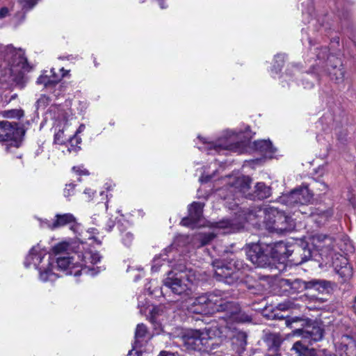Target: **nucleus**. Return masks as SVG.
Returning <instances> with one entry per match:
<instances>
[{
  "mask_svg": "<svg viewBox=\"0 0 356 356\" xmlns=\"http://www.w3.org/2000/svg\"><path fill=\"white\" fill-rule=\"evenodd\" d=\"M65 225H70L72 230H75L76 221L72 214H56L54 221L47 224V227L51 229H56Z\"/></svg>",
  "mask_w": 356,
  "mask_h": 356,
  "instance_id": "4468645a",
  "label": "nucleus"
},
{
  "mask_svg": "<svg viewBox=\"0 0 356 356\" xmlns=\"http://www.w3.org/2000/svg\"><path fill=\"white\" fill-rule=\"evenodd\" d=\"M101 256L98 252H86L83 254V261L85 267L82 268L81 271L76 272L75 275H78L81 273H88L89 270H92L91 275L97 274L99 271H96L93 273L94 269H90L86 266V265L89 263L92 264H96L101 260Z\"/></svg>",
  "mask_w": 356,
  "mask_h": 356,
  "instance_id": "6ab92c4d",
  "label": "nucleus"
},
{
  "mask_svg": "<svg viewBox=\"0 0 356 356\" xmlns=\"http://www.w3.org/2000/svg\"><path fill=\"white\" fill-rule=\"evenodd\" d=\"M308 289H314L316 291L323 293L328 287H330V282L321 280H312L307 282Z\"/></svg>",
  "mask_w": 356,
  "mask_h": 356,
  "instance_id": "a878e982",
  "label": "nucleus"
},
{
  "mask_svg": "<svg viewBox=\"0 0 356 356\" xmlns=\"http://www.w3.org/2000/svg\"><path fill=\"white\" fill-rule=\"evenodd\" d=\"M284 54H277L275 56V61H276V63H277L278 68H280L282 66V65L284 63Z\"/></svg>",
  "mask_w": 356,
  "mask_h": 356,
  "instance_id": "c03bdc74",
  "label": "nucleus"
},
{
  "mask_svg": "<svg viewBox=\"0 0 356 356\" xmlns=\"http://www.w3.org/2000/svg\"><path fill=\"white\" fill-rule=\"evenodd\" d=\"M338 63L339 66L336 65L329 70V74L332 79L335 80L337 83H341L344 79L345 70L340 61H338Z\"/></svg>",
  "mask_w": 356,
  "mask_h": 356,
  "instance_id": "393cba45",
  "label": "nucleus"
},
{
  "mask_svg": "<svg viewBox=\"0 0 356 356\" xmlns=\"http://www.w3.org/2000/svg\"><path fill=\"white\" fill-rule=\"evenodd\" d=\"M74 187L75 185L73 184H66V186L64 189L63 193L64 196L66 197H69L74 193Z\"/></svg>",
  "mask_w": 356,
  "mask_h": 356,
  "instance_id": "e433bc0d",
  "label": "nucleus"
},
{
  "mask_svg": "<svg viewBox=\"0 0 356 356\" xmlns=\"http://www.w3.org/2000/svg\"><path fill=\"white\" fill-rule=\"evenodd\" d=\"M218 332H219V335H218V338H227V337H231V334H230V328L228 327L227 325H221L220 326V327L218 328Z\"/></svg>",
  "mask_w": 356,
  "mask_h": 356,
  "instance_id": "473e14b6",
  "label": "nucleus"
},
{
  "mask_svg": "<svg viewBox=\"0 0 356 356\" xmlns=\"http://www.w3.org/2000/svg\"><path fill=\"white\" fill-rule=\"evenodd\" d=\"M152 270H154V271L158 270V268L156 267V264L152 266Z\"/></svg>",
  "mask_w": 356,
  "mask_h": 356,
  "instance_id": "864d4df0",
  "label": "nucleus"
},
{
  "mask_svg": "<svg viewBox=\"0 0 356 356\" xmlns=\"http://www.w3.org/2000/svg\"><path fill=\"white\" fill-rule=\"evenodd\" d=\"M22 131L16 127L9 122H0V141L8 143L6 149L10 147L17 148L20 146L22 140Z\"/></svg>",
  "mask_w": 356,
  "mask_h": 356,
  "instance_id": "6e6552de",
  "label": "nucleus"
},
{
  "mask_svg": "<svg viewBox=\"0 0 356 356\" xmlns=\"http://www.w3.org/2000/svg\"><path fill=\"white\" fill-rule=\"evenodd\" d=\"M286 246L283 242L275 244L252 243L246 248L248 259L258 267H266L271 259H280L286 254Z\"/></svg>",
  "mask_w": 356,
  "mask_h": 356,
  "instance_id": "f257e3e1",
  "label": "nucleus"
},
{
  "mask_svg": "<svg viewBox=\"0 0 356 356\" xmlns=\"http://www.w3.org/2000/svg\"><path fill=\"white\" fill-rule=\"evenodd\" d=\"M250 138L245 137L244 140L234 142V139L229 137L225 141L218 140V142H205L203 141V146L200 147L201 151L207 152V154L213 152L220 153L222 150H230L238 154H242L246 150V147L249 143Z\"/></svg>",
  "mask_w": 356,
  "mask_h": 356,
  "instance_id": "39448f33",
  "label": "nucleus"
},
{
  "mask_svg": "<svg viewBox=\"0 0 356 356\" xmlns=\"http://www.w3.org/2000/svg\"><path fill=\"white\" fill-rule=\"evenodd\" d=\"M282 286H286L291 293H298L308 289L307 282H304L300 279H282L280 281Z\"/></svg>",
  "mask_w": 356,
  "mask_h": 356,
  "instance_id": "412c9836",
  "label": "nucleus"
},
{
  "mask_svg": "<svg viewBox=\"0 0 356 356\" xmlns=\"http://www.w3.org/2000/svg\"><path fill=\"white\" fill-rule=\"evenodd\" d=\"M60 71L64 72L65 70H64V69H63V68H61V69H60Z\"/></svg>",
  "mask_w": 356,
  "mask_h": 356,
  "instance_id": "680f3d73",
  "label": "nucleus"
},
{
  "mask_svg": "<svg viewBox=\"0 0 356 356\" xmlns=\"http://www.w3.org/2000/svg\"><path fill=\"white\" fill-rule=\"evenodd\" d=\"M84 193L85 194H88V195H90V193H92V191L90 189H86L84 191Z\"/></svg>",
  "mask_w": 356,
  "mask_h": 356,
  "instance_id": "603ef678",
  "label": "nucleus"
},
{
  "mask_svg": "<svg viewBox=\"0 0 356 356\" xmlns=\"http://www.w3.org/2000/svg\"><path fill=\"white\" fill-rule=\"evenodd\" d=\"M279 307H280V309H286V308L284 307V305H282V304H280V305H279Z\"/></svg>",
  "mask_w": 356,
  "mask_h": 356,
  "instance_id": "6e6d98bb",
  "label": "nucleus"
},
{
  "mask_svg": "<svg viewBox=\"0 0 356 356\" xmlns=\"http://www.w3.org/2000/svg\"><path fill=\"white\" fill-rule=\"evenodd\" d=\"M239 336L241 337L243 339V342L242 344L245 345L246 343V342H245V338H246L245 334L244 333H241V334H239Z\"/></svg>",
  "mask_w": 356,
  "mask_h": 356,
  "instance_id": "8fccbe9b",
  "label": "nucleus"
},
{
  "mask_svg": "<svg viewBox=\"0 0 356 356\" xmlns=\"http://www.w3.org/2000/svg\"><path fill=\"white\" fill-rule=\"evenodd\" d=\"M232 225V222L229 220H222L217 223L218 227L222 229L231 228Z\"/></svg>",
  "mask_w": 356,
  "mask_h": 356,
  "instance_id": "79ce46f5",
  "label": "nucleus"
},
{
  "mask_svg": "<svg viewBox=\"0 0 356 356\" xmlns=\"http://www.w3.org/2000/svg\"><path fill=\"white\" fill-rule=\"evenodd\" d=\"M10 10L6 7H3L0 9V19L5 18L9 15Z\"/></svg>",
  "mask_w": 356,
  "mask_h": 356,
  "instance_id": "49530a36",
  "label": "nucleus"
},
{
  "mask_svg": "<svg viewBox=\"0 0 356 356\" xmlns=\"http://www.w3.org/2000/svg\"><path fill=\"white\" fill-rule=\"evenodd\" d=\"M302 319L298 317L296 318H291V319H289L286 321L287 326H291L292 327V324L293 323H296L298 321H301Z\"/></svg>",
  "mask_w": 356,
  "mask_h": 356,
  "instance_id": "de8ad7c7",
  "label": "nucleus"
},
{
  "mask_svg": "<svg viewBox=\"0 0 356 356\" xmlns=\"http://www.w3.org/2000/svg\"><path fill=\"white\" fill-rule=\"evenodd\" d=\"M72 170L79 175H88V171L83 168L82 166H74L72 168Z\"/></svg>",
  "mask_w": 356,
  "mask_h": 356,
  "instance_id": "a19ab883",
  "label": "nucleus"
},
{
  "mask_svg": "<svg viewBox=\"0 0 356 356\" xmlns=\"http://www.w3.org/2000/svg\"><path fill=\"white\" fill-rule=\"evenodd\" d=\"M24 111L22 109H11L3 111V115L7 118L20 119L24 116Z\"/></svg>",
  "mask_w": 356,
  "mask_h": 356,
  "instance_id": "c85d7f7f",
  "label": "nucleus"
},
{
  "mask_svg": "<svg viewBox=\"0 0 356 356\" xmlns=\"http://www.w3.org/2000/svg\"><path fill=\"white\" fill-rule=\"evenodd\" d=\"M47 252L38 245L31 248L26 258L24 264L26 267L33 265L39 270L40 279L43 282L54 281L56 275L52 272L54 259L48 256L45 259Z\"/></svg>",
  "mask_w": 356,
  "mask_h": 356,
  "instance_id": "7ed1b4c3",
  "label": "nucleus"
},
{
  "mask_svg": "<svg viewBox=\"0 0 356 356\" xmlns=\"http://www.w3.org/2000/svg\"><path fill=\"white\" fill-rule=\"evenodd\" d=\"M204 204L194 202L188 208V216L193 222H197L202 215Z\"/></svg>",
  "mask_w": 356,
  "mask_h": 356,
  "instance_id": "b1692460",
  "label": "nucleus"
},
{
  "mask_svg": "<svg viewBox=\"0 0 356 356\" xmlns=\"http://www.w3.org/2000/svg\"><path fill=\"white\" fill-rule=\"evenodd\" d=\"M224 306L222 307L220 312H225V316L222 318L225 321H236L238 323L250 322L252 318L245 312H242L238 304L229 301L227 298H225L224 301Z\"/></svg>",
  "mask_w": 356,
  "mask_h": 356,
  "instance_id": "1a4fd4ad",
  "label": "nucleus"
},
{
  "mask_svg": "<svg viewBox=\"0 0 356 356\" xmlns=\"http://www.w3.org/2000/svg\"><path fill=\"white\" fill-rule=\"evenodd\" d=\"M84 129H85V125L81 124L79 126V127L78 128V129L76 131L74 136L73 137H71L70 136V143H73L74 140H76V143H79L81 141V138H78L76 137V134L83 131Z\"/></svg>",
  "mask_w": 356,
  "mask_h": 356,
  "instance_id": "ea45409f",
  "label": "nucleus"
},
{
  "mask_svg": "<svg viewBox=\"0 0 356 356\" xmlns=\"http://www.w3.org/2000/svg\"><path fill=\"white\" fill-rule=\"evenodd\" d=\"M159 356H175L174 353H167V352H161Z\"/></svg>",
  "mask_w": 356,
  "mask_h": 356,
  "instance_id": "09e8293b",
  "label": "nucleus"
},
{
  "mask_svg": "<svg viewBox=\"0 0 356 356\" xmlns=\"http://www.w3.org/2000/svg\"><path fill=\"white\" fill-rule=\"evenodd\" d=\"M313 240L316 248H319L321 250H323L325 246L330 248V246L332 244V238L323 234H317L314 236Z\"/></svg>",
  "mask_w": 356,
  "mask_h": 356,
  "instance_id": "cd10ccee",
  "label": "nucleus"
},
{
  "mask_svg": "<svg viewBox=\"0 0 356 356\" xmlns=\"http://www.w3.org/2000/svg\"><path fill=\"white\" fill-rule=\"evenodd\" d=\"M163 282L164 287L170 289L175 295L186 297L192 293L193 284L186 275L170 271Z\"/></svg>",
  "mask_w": 356,
  "mask_h": 356,
  "instance_id": "423d86ee",
  "label": "nucleus"
},
{
  "mask_svg": "<svg viewBox=\"0 0 356 356\" xmlns=\"http://www.w3.org/2000/svg\"><path fill=\"white\" fill-rule=\"evenodd\" d=\"M350 201L351 202L352 204L354 206V207H356V204H355V202L352 200V199L350 200Z\"/></svg>",
  "mask_w": 356,
  "mask_h": 356,
  "instance_id": "bf43d9fd",
  "label": "nucleus"
},
{
  "mask_svg": "<svg viewBox=\"0 0 356 356\" xmlns=\"http://www.w3.org/2000/svg\"><path fill=\"white\" fill-rule=\"evenodd\" d=\"M328 53V49L327 47H324L321 49V52L317 54V57L318 59H325Z\"/></svg>",
  "mask_w": 356,
  "mask_h": 356,
  "instance_id": "37998d69",
  "label": "nucleus"
},
{
  "mask_svg": "<svg viewBox=\"0 0 356 356\" xmlns=\"http://www.w3.org/2000/svg\"><path fill=\"white\" fill-rule=\"evenodd\" d=\"M159 1V3L160 5V7L163 9L165 8V6H164V3H163V0H158Z\"/></svg>",
  "mask_w": 356,
  "mask_h": 356,
  "instance_id": "3c124183",
  "label": "nucleus"
},
{
  "mask_svg": "<svg viewBox=\"0 0 356 356\" xmlns=\"http://www.w3.org/2000/svg\"><path fill=\"white\" fill-rule=\"evenodd\" d=\"M257 216L263 217V226L270 232L283 233L293 229L295 224L291 217L273 207L259 209Z\"/></svg>",
  "mask_w": 356,
  "mask_h": 356,
  "instance_id": "f03ea898",
  "label": "nucleus"
},
{
  "mask_svg": "<svg viewBox=\"0 0 356 356\" xmlns=\"http://www.w3.org/2000/svg\"><path fill=\"white\" fill-rule=\"evenodd\" d=\"M225 298H227V293L220 290H215L211 293L200 296L193 300L192 306L197 307L193 312L201 313L206 312L207 309L220 312L222 307L224 306Z\"/></svg>",
  "mask_w": 356,
  "mask_h": 356,
  "instance_id": "20e7f679",
  "label": "nucleus"
},
{
  "mask_svg": "<svg viewBox=\"0 0 356 356\" xmlns=\"http://www.w3.org/2000/svg\"><path fill=\"white\" fill-rule=\"evenodd\" d=\"M215 237V234L213 233L209 232L207 234H204V235L200 236V241L202 245H205L209 243L213 238Z\"/></svg>",
  "mask_w": 356,
  "mask_h": 356,
  "instance_id": "f704fd0d",
  "label": "nucleus"
},
{
  "mask_svg": "<svg viewBox=\"0 0 356 356\" xmlns=\"http://www.w3.org/2000/svg\"><path fill=\"white\" fill-rule=\"evenodd\" d=\"M312 344L307 337H302L300 340L293 343L291 350L298 356H317L316 349L311 347Z\"/></svg>",
  "mask_w": 356,
  "mask_h": 356,
  "instance_id": "2eb2a0df",
  "label": "nucleus"
},
{
  "mask_svg": "<svg viewBox=\"0 0 356 356\" xmlns=\"http://www.w3.org/2000/svg\"><path fill=\"white\" fill-rule=\"evenodd\" d=\"M6 52L10 70L13 74H20L29 71L30 66L21 49H16L10 45L6 47Z\"/></svg>",
  "mask_w": 356,
  "mask_h": 356,
  "instance_id": "0eeeda50",
  "label": "nucleus"
},
{
  "mask_svg": "<svg viewBox=\"0 0 356 356\" xmlns=\"http://www.w3.org/2000/svg\"><path fill=\"white\" fill-rule=\"evenodd\" d=\"M58 131L54 135V142L56 143L62 145L68 139L70 140V136L68 138L66 137L64 128L61 129L60 126H58Z\"/></svg>",
  "mask_w": 356,
  "mask_h": 356,
  "instance_id": "c756f323",
  "label": "nucleus"
},
{
  "mask_svg": "<svg viewBox=\"0 0 356 356\" xmlns=\"http://www.w3.org/2000/svg\"><path fill=\"white\" fill-rule=\"evenodd\" d=\"M37 0H18L22 8L30 9L34 6Z\"/></svg>",
  "mask_w": 356,
  "mask_h": 356,
  "instance_id": "c9c22d12",
  "label": "nucleus"
},
{
  "mask_svg": "<svg viewBox=\"0 0 356 356\" xmlns=\"http://www.w3.org/2000/svg\"><path fill=\"white\" fill-rule=\"evenodd\" d=\"M352 249H353L352 246H351V245H350V246H349V248H348L346 249V250H347V251H351V250H352Z\"/></svg>",
  "mask_w": 356,
  "mask_h": 356,
  "instance_id": "13d9d810",
  "label": "nucleus"
},
{
  "mask_svg": "<svg viewBox=\"0 0 356 356\" xmlns=\"http://www.w3.org/2000/svg\"><path fill=\"white\" fill-rule=\"evenodd\" d=\"M332 210L327 209L325 211H318L316 213H312V218L316 223L319 225H323L332 216Z\"/></svg>",
  "mask_w": 356,
  "mask_h": 356,
  "instance_id": "bb28decb",
  "label": "nucleus"
},
{
  "mask_svg": "<svg viewBox=\"0 0 356 356\" xmlns=\"http://www.w3.org/2000/svg\"><path fill=\"white\" fill-rule=\"evenodd\" d=\"M332 265L342 280H349L353 275V269L349 265L348 259L340 254L332 255Z\"/></svg>",
  "mask_w": 356,
  "mask_h": 356,
  "instance_id": "f8f14e48",
  "label": "nucleus"
},
{
  "mask_svg": "<svg viewBox=\"0 0 356 356\" xmlns=\"http://www.w3.org/2000/svg\"><path fill=\"white\" fill-rule=\"evenodd\" d=\"M133 239L134 236L131 232H126L122 235V241L127 246H129L131 244Z\"/></svg>",
  "mask_w": 356,
  "mask_h": 356,
  "instance_id": "58836bf2",
  "label": "nucleus"
},
{
  "mask_svg": "<svg viewBox=\"0 0 356 356\" xmlns=\"http://www.w3.org/2000/svg\"><path fill=\"white\" fill-rule=\"evenodd\" d=\"M238 182L243 185L242 190L243 191V192H245V190L250 188L251 180L248 177H244L238 179Z\"/></svg>",
  "mask_w": 356,
  "mask_h": 356,
  "instance_id": "4c0bfd02",
  "label": "nucleus"
},
{
  "mask_svg": "<svg viewBox=\"0 0 356 356\" xmlns=\"http://www.w3.org/2000/svg\"><path fill=\"white\" fill-rule=\"evenodd\" d=\"M334 346L340 356H356V341L348 334L342 335Z\"/></svg>",
  "mask_w": 356,
  "mask_h": 356,
  "instance_id": "ddd939ff",
  "label": "nucleus"
},
{
  "mask_svg": "<svg viewBox=\"0 0 356 356\" xmlns=\"http://www.w3.org/2000/svg\"><path fill=\"white\" fill-rule=\"evenodd\" d=\"M263 340L269 350L276 353L280 349L283 338L279 333L268 332L265 333Z\"/></svg>",
  "mask_w": 356,
  "mask_h": 356,
  "instance_id": "a211bd4d",
  "label": "nucleus"
},
{
  "mask_svg": "<svg viewBox=\"0 0 356 356\" xmlns=\"http://www.w3.org/2000/svg\"><path fill=\"white\" fill-rule=\"evenodd\" d=\"M270 188L267 186L264 183L260 182L257 183L255 186L254 194L250 195V198L253 200H264L270 197Z\"/></svg>",
  "mask_w": 356,
  "mask_h": 356,
  "instance_id": "5701e85b",
  "label": "nucleus"
},
{
  "mask_svg": "<svg viewBox=\"0 0 356 356\" xmlns=\"http://www.w3.org/2000/svg\"><path fill=\"white\" fill-rule=\"evenodd\" d=\"M353 307V309H354L355 312H356V296H355V298Z\"/></svg>",
  "mask_w": 356,
  "mask_h": 356,
  "instance_id": "5fc2aeb1",
  "label": "nucleus"
},
{
  "mask_svg": "<svg viewBox=\"0 0 356 356\" xmlns=\"http://www.w3.org/2000/svg\"><path fill=\"white\" fill-rule=\"evenodd\" d=\"M92 220H94V224H97V222H95L97 220L96 215H94V217H92Z\"/></svg>",
  "mask_w": 356,
  "mask_h": 356,
  "instance_id": "4d7b16f0",
  "label": "nucleus"
},
{
  "mask_svg": "<svg viewBox=\"0 0 356 356\" xmlns=\"http://www.w3.org/2000/svg\"><path fill=\"white\" fill-rule=\"evenodd\" d=\"M146 334H147L146 326L143 323L138 324L136 327V332H135L136 341L139 342L140 340H142L145 337Z\"/></svg>",
  "mask_w": 356,
  "mask_h": 356,
  "instance_id": "7c9ffc66",
  "label": "nucleus"
},
{
  "mask_svg": "<svg viewBox=\"0 0 356 356\" xmlns=\"http://www.w3.org/2000/svg\"><path fill=\"white\" fill-rule=\"evenodd\" d=\"M291 334L293 336L302 335L303 337H307L312 343V341L316 342L323 338V330L318 326H312L307 327L306 330L296 328L292 331Z\"/></svg>",
  "mask_w": 356,
  "mask_h": 356,
  "instance_id": "dca6fc26",
  "label": "nucleus"
},
{
  "mask_svg": "<svg viewBox=\"0 0 356 356\" xmlns=\"http://www.w3.org/2000/svg\"><path fill=\"white\" fill-rule=\"evenodd\" d=\"M338 140H342L343 138H341L339 136H338Z\"/></svg>",
  "mask_w": 356,
  "mask_h": 356,
  "instance_id": "052dcab7",
  "label": "nucleus"
},
{
  "mask_svg": "<svg viewBox=\"0 0 356 356\" xmlns=\"http://www.w3.org/2000/svg\"><path fill=\"white\" fill-rule=\"evenodd\" d=\"M69 244L66 242H62L54 246V250L56 254H59L67 250Z\"/></svg>",
  "mask_w": 356,
  "mask_h": 356,
  "instance_id": "72a5a7b5",
  "label": "nucleus"
},
{
  "mask_svg": "<svg viewBox=\"0 0 356 356\" xmlns=\"http://www.w3.org/2000/svg\"><path fill=\"white\" fill-rule=\"evenodd\" d=\"M313 195L307 187H302L291 191L286 196V203L290 207L305 205L310 203Z\"/></svg>",
  "mask_w": 356,
  "mask_h": 356,
  "instance_id": "9b49d317",
  "label": "nucleus"
},
{
  "mask_svg": "<svg viewBox=\"0 0 356 356\" xmlns=\"http://www.w3.org/2000/svg\"><path fill=\"white\" fill-rule=\"evenodd\" d=\"M181 223L184 226H190L191 225L195 223V222H193V220L191 219L190 216H188L187 218H183L181 221Z\"/></svg>",
  "mask_w": 356,
  "mask_h": 356,
  "instance_id": "a18cd8bd",
  "label": "nucleus"
},
{
  "mask_svg": "<svg viewBox=\"0 0 356 356\" xmlns=\"http://www.w3.org/2000/svg\"><path fill=\"white\" fill-rule=\"evenodd\" d=\"M214 334V330L211 328L207 330L205 332H200L195 331L193 336V343L195 345V348L201 350L202 347L205 349L213 350L218 344V338H213L211 335Z\"/></svg>",
  "mask_w": 356,
  "mask_h": 356,
  "instance_id": "9d476101",
  "label": "nucleus"
},
{
  "mask_svg": "<svg viewBox=\"0 0 356 356\" xmlns=\"http://www.w3.org/2000/svg\"><path fill=\"white\" fill-rule=\"evenodd\" d=\"M254 148L266 157L272 158L275 153V148L273 147L269 140H256L253 143Z\"/></svg>",
  "mask_w": 356,
  "mask_h": 356,
  "instance_id": "aec40b11",
  "label": "nucleus"
},
{
  "mask_svg": "<svg viewBox=\"0 0 356 356\" xmlns=\"http://www.w3.org/2000/svg\"><path fill=\"white\" fill-rule=\"evenodd\" d=\"M57 266L61 270H65L72 264L71 259L68 257H59L56 259Z\"/></svg>",
  "mask_w": 356,
  "mask_h": 356,
  "instance_id": "2f4dec72",
  "label": "nucleus"
},
{
  "mask_svg": "<svg viewBox=\"0 0 356 356\" xmlns=\"http://www.w3.org/2000/svg\"><path fill=\"white\" fill-rule=\"evenodd\" d=\"M214 276L218 281H223L225 283L231 284L233 281V270L227 267L221 265L219 261H213Z\"/></svg>",
  "mask_w": 356,
  "mask_h": 356,
  "instance_id": "f3484780",
  "label": "nucleus"
},
{
  "mask_svg": "<svg viewBox=\"0 0 356 356\" xmlns=\"http://www.w3.org/2000/svg\"><path fill=\"white\" fill-rule=\"evenodd\" d=\"M65 74L63 73L62 75L58 74L51 69L49 74H43L37 80V83L43 84L45 87L55 85L58 83L60 79L65 76Z\"/></svg>",
  "mask_w": 356,
  "mask_h": 356,
  "instance_id": "4be33fe9",
  "label": "nucleus"
}]
</instances>
